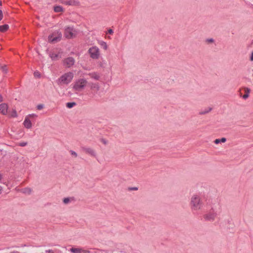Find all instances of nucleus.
I'll return each instance as SVG.
<instances>
[{
    "label": "nucleus",
    "instance_id": "obj_40",
    "mask_svg": "<svg viewBox=\"0 0 253 253\" xmlns=\"http://www.w3.org/2000/svg\"><path fill=\"white\" fill-rule=\"evenodd\" d=\"M2 101V97L1 94H0V102Z\"/></svg>",
    "mask_w": 253,
    "mask_h": 253
},
{
    "label": "nucleus",
    "instance_id": "obj_5",
    "mask_svg": "<svg viewBox=\"0 0 253 253\" xmlns=\"http://www.w3.org/2000/svg\"><path fill=\"white\" fill-rule=\"evenodd\" d=\"M62 38V34L60 32L55 31L51 35H49L48 40L51 42H56L60 41Z\"/></svg>",
    "mask_w": 253,
    "mask_h": 253
},
{
    "label": "nucleus",
    "instance_id": "obj_13",
    "mask_svg": "<svg viewBox=\"0 0 253 253\" xmlns=\"http://www.w3.org/2000/svg\"><path fill=\"white\" fill-rule=\"evenodd\" d=\"M216 215L214 213H210L204 215V218L206 220L212 221L214 219Z\"/></svg>",
    "mask_w": 253,
    "mask_h": 253
},
{
    "label": "nucleus",
    "instance_id": "obj_11",
    "mask_svg": "<svg viewBox=\"0 0 253 253\" xmlns=\"http://www.w3.org/2000/svg\"><path fill=\"white\" fill-rule=\"evenodd\" d=\"M8 106L5 103L0 104V113L3 115H5L7 112Z\"/></svg>",
    "mask_w": 253,
    "mask_h": 253
},
{
    "label": "nucleus",
    "instance_id": "obj_16",
    "mask_svg": "<svg viewBox=\"0 0 253 253\" xmlns=\"http://www.w3.org/2000/svg\"><path fill=\"white\" fill-rule=\"evenodd\" d=\"M244 90L245 91V94L242 96V97L244 99L246 100L249 97L251 89L248 87H244Z\"/></svg>",
    "mask_w": 253,
    "mask_h": 253
},
{
    "label": "nucleus",
    "instance_id": "obj_10",
    "mask_svg": "<svg viewBox=\"0 0 253 253\" xmlns=\"http://www.w3.org/2000/svg\"><path fill=\"white\" fill-rule=\"evenodd\" d=\"M70 251L73 253H90L89 251L83 250L81 248H72Z\"/></svg>",
    "mask_w": 253,
    "mask_h": 253
},
{
    "label": "nucleus",
    "instance_id": "obj_29",
    "mask_svg": "<svg viewBox=\"0 0 253 253\" xmlns=\"http://www.w3.org/2000/svg\"><path fill=\"white\" fill-rule=\"evenodd\" d=\"M27 145V142H22L19 143V145L21 147H24Z\"/></svg>",
    "mask_w": 253,
    "mask_h": 253
},
{
    "label": "nucleus",
    "instance_id": "obj_37",
    "mask_svg": "<svg viewBox=\"0 0 253 253\" xmlns=\"http://www.w3.org/2000/svg\"><path fill=\"white\" fill-rule=\"evenodd\" d=\"M108 33L109 34H112L113 33V31L112 29H109L108 30Z\"/></svg>",
    "mask_w": 253,
    "mask_h": 253
},
{
    "label": "nucleus",
    "instance_id": "obj_42",
    "mask_svg": "<svg viewBox=\"0 0 253 253\" xmlns=\"http://www.w3.org/2000/svg\"><path fill=\"white\" fill-rule=\"evenodd\" d=\"M2 5V2H1V1L0 0V5Z\"/></svg>",
    "mask_w": 253,
    "mask_h": 253
},
{
    "label": "nucleus",
    "instance_id": "obj_22",
    "mask_svg": "<svg viewBox=\"0 0 253 253\" xmlns=\"http://www.w3.org/2000/svg\"><path fill=\"white\" fill-rule=\"evenodd\" d=\"M211 110H212V108L209 107V108H208L207 109H205L203 111L201 112L200 113V115L206 114L210 112Z\"/></svg>",
    "mask_w": 253,
    "mask_h": 253
},
{
    "label": "nucleus",
    "instance_id": "obj_43",
    "mask_svg": "<svg viewBox=\"0 0 253 253\" xmlns=\"http://www.w3.org/2000/svg\"><path fill=\"white\" fill-rule=\"evenodd\" d=\"M1 176V175H0V180L1 179V178H2Z\"/></svg>",
    "mask_w": 253,
    "mask_h": 253
},
{
    "label": "nucleus",
    "instance_id": "obj_2",
    "mask_svg": "<svg viewBox=\"0 0 253 253\" xmlns=\"http://www.w3.org/2000/svg\"><path fill=\"white\" fill-rule=\"evenodd\" d=\"M87 81L84 78L77 80L74 84L73 89L76 91H81L86 86Z\"/></svg>",
    "mask_w": 253,
    "mask_h": 253
},
{
    "label": "nucleus",
    "instance_id": "obj_14",
    "mask_svg": "<svg viewBox=\"0 0 253 253\" xmlns=\"http://www.w3.org/2000/svg\"><path fill=\"white\" fill-rule=\"evenodd\" d=\"M88 75L91 78L96 81L99 80L100 78L99 74L97 72L90 73L88 74Z\"/></svg>",
    "mask_w": 253,
    "mask_h": 253
},
{
    "label": "nucleus",
    "instance_id": "obj_41",
    "mask_svg": "<svg viewBox=\"0 0 253 253\" xmlns=\"http://www.w3.org/2000/svg\"><path fill=\"white\" fill-rule=\"evenodd\" d=\"M2 191V187L0 186V194L1 193Z\"/></svg>",
    "mask_w": 253,
    "mask_h": 253
},
{
    "label": "nucleus",
    "instance_id": "obj_39",
    "mask_svg": "<svg viewBox=\"0 0 253 253\" xmlns=\"http://www.w3.org/2000/svg\"><path fill=\"white\" fill-rule=\"evenodd\" d=\"M36 116V115H35V114H30V115H29L28 117H34V116Z\"/></svg>",
    "mask_w": 253,
    "mask_h": 253
},
{
    "label": "nucleus",
    "instance_id": "obj_28",
    "mask_svg": "<svg viewBox=\"0 0 253 253\" xmlns=\"http://www.w3.org/2000/svg\"><path fill=\"white\" fill-rule=\"evenodd\" d=\"M100 141L103 144H104L105 145L108 144V141L105 139L102 138L101 139Z\"/></svg>",
    "mask_w": 253,
    "mask_h": 253
},
{
    "label": "nucleus",
    "instance_id": "obj_36",
    "mask_svg": "<svg viewBox=\"0 0 253 253\" xmlns=\"http://www.w3.org/2000/svg\"><path fill=\"white\" fill-rule=\"evenodd\" d=\"M46 253H54L52 250H48L46 251Z\"/></svg>",
    "mask_w": 253,
    "mask_h": 253
},
{
    "label": "nucleus",
    "instance_id": "obj_26",
    "mask_svg": "<svg viewBox=\"0 0 253 253\" xmlns=\"http://www.w3.org/2000/svg\"><path fill=\"white\" fill-rule=\"evenodd\" d=\"M70 153L74 157H75V158L77 157L78 154H77V153L76 152H75V151H74L73 150H70Z\"/></svg>",
    "mask_w": 253,
    "mask_h": 253
},
{
    "label": "nucleus",
    "instance_id": "obj_32",
    "mask_svg": "<svg viewBox=\"0 0 253 253\" xmlns=\"http://www.w3.org/2000/svg\"><path fill=\"white\" fill-rule=\"evenodd\" d=\"M37 108L38 110H41V109H42L43 108V105H42V104H39L37 106Z\"/></svg>",
    "mask_w": 253,
    "mask_h": 253
},
{
    "label": "nucleus",
    "instance_id": "obj_31",
    "mask_svg": "<svg viewBox=\"0 0 253 253\" xmlns=\"http://www.w3.org/2000/svg\"><path fill=\"white\" fill-rule=\"evenodd\" d=\"M128 190L129 191H131V190H138V188L136 187H128Z\"/></svg>",
    "mask_w": 253,
    "mask_h": 253
},
{
    "label": "nucleus",
    "instance_id": "obj_1",
    "mask_svg": "<svg viewBox=\"0 0 253 253\" xmlns=\"http://www.w3.org/2000/svg\"><path fill=\"white\" fill-rule=\"evenodd\" d=\"M74 75L72 72H68L62 75L57 81L59 85L68 84L72 80Z\"/></svg>",
    "mask_w": 253,
    "mask_h": 253
},
{
    "label": "nucleus",
    "instance_id": "obj_24",
    "mask_svg": "<svg viewBox=\"0 0 253 253\" xmlns=\"http://www.w3.org/2000/svg\"><path fill=\"white\" fill-rule=\"evenodd\" d=\"M63 202L65 204H67L70 202V199L69 198H65Z\"/></svg>",
    "mask_w": 253,
    "mask_h": 253
},
{
    "label": "nucleus",
    "instance_id": "obj_17",
    "mask_svg": "<svg viewBox=\"0 0 253 253\" xmlns=\"http://www.w3.org/2000/svg\"><path fill=\"white\" fill-rule=\"evenodd\" d=\"M49 56L52 60H56L61 57V56H59L58 53L54 52L50 53Z\"/></svg>",
    "mask_w": 253,
    "mask_h": 253
},
{
    "label": "nucleus",
    "instance_id": "obj_33",
    "mask_svg": "<svg viewBox=\"0 0 253 253\" xmlns=\"http://www.w3.org/2000/svg\"><path fill=\"white\" fill-rule=\"evenodd\" d=\"M11 117H17V113H16V111L15 110H14L11 115Z\"/></svg>",
    "mask_w": 253,
    "mask_h": 253
},
{
    "label": "nucleus",
    "instance_id": "obj_34",
    "mask_svg": "<svg viewBox=\"0 0 253 253\" xmlns=\"http://www.w3.org/2000/svg\"><path fill=\"white\" fill-rule=\"evenodd\" d=\"M3 13L1 10H0V21L2 19Z\"/></svg>",
    "mask_w": 253,
    "mask_h": 253
},
{
    "label": "nucleus",
    "instance_id": "obj_6",
    "mask_svg": "<svg viewBox=\"0 0 253 253\" xmlns=\"http://www.w3.org/2000/svg\"><path fill=\"white\" fill-rule=\"evenodd\" d=\"M76 34L77 32L73 27H67L65 28L64 36L67 39L75 37Z\"/></svg>",
    "mask_w": 253,
    "mask_h": 253
},
{
    "label": "nucleus",
    "instance_id": "obj_3",
    "mask_svg": "<svg viewBox=\"0 0 253 253\" xmlns=\"http://www.w3.org/2000/svg\"><path fill=\"white\" fill-rule=\"evenodd\" d=\"M90 57L93 59H98L100 57V50L98 47L93 46L90 47L88 50Z\"/></svg>",
    "mask_w": 253,
    "mask_h": 253
},
{
    "label": "nucleus",
    "instance_id": "obj_27",
    "mask_svg": "<svg viewBox=\"0 0 253 253\" xmlns=\"http://www.w3.org/2000/svg\"><path fill=\"white\" fill-rule=\"evenodd\" d=\"M34 74L35 77H37V78H40L41 77V74L38 71H35L34 72Z\"/></svg>",
    "mask_w": 253,
    "mask_h": 253
},
{
    "label": "nucleus",
    "instance_id": "obj_19",
    "mask_svg": "<svg viewBox=\"0 0 253 253\" xmlns=\"http://www.w3.org/2000/svg\"><path fill=\"white\" fill-rule=\"evenodd\" d=\"M226 141V138L225 137H222L221 138V139H216L214 141V143L216 144H219V143L220 142H223V143H224Z\"/></svg>",
    "mask_w": 253,
    "mask_h": 253
},
{
    "label": "nucleus",
    "instance_id": "obj_4",
    "mask_svg": "<svg viewBox=\"0 0 253 253\" xmlns=\"http://www.w3.org/2000/svg\"><path fill=\"white\" fill-rule=\"evenodd\" d=\"M191 204L192 208L194 210L200 209L201 207L202 202L199 196L197 195L193 196L191 198Z\"/></svg>",
    "mask_w": 253,
    "mask_h": 253
},
{
    "label": "nucleus",
    "instance_id": "obj_38",
    "mask_svg": "<svg viewBox=\"0 0 253 253\" xmlns=\"http://www.w3.org/2000/svg\"><path fill=\"white\" fill-rule=\"evenodd\" d=\"M250 60L251 61H253V51L252 53V54H251V57H250Z\"/></svg>",
    "mask_w": 253,
    "mask_h": 253
},
{
    "label": "nucleus",
    "instance_id": "obj_8",
    "mask_svg": "<svg viewBox=\"0 0 253 253\" xmlns=\"http://www.w3.org/2000/svg\"><path fill=\"white\" fill-rule=\"evenodd\" d=\"M63 4L70 6H79L80 4L79 1L77 0H60Z\"/></svg>",
    "mask_w": 253,
    "mask_h": 253
},
{
    "label": "nucleus",
    "instance_id": "obj_23",
    "mask_svg": "<svg viewBox=\"0 0 253 253\" xmlns=\"http://www.w3.org/2000/svg\"><path fill=\"white\" fill-rule=\"evenodd\" d=\"M76 105V103L74 102H68L66 103V107L68 108H71L75 106Z\"/></svg>",
    "mask_w": 253,
    "mask_h": 253
},
{
    "label": "nucleus",
    "instance_id": "obj_12",
    "mask_svg": "<svg viewBox=\"0 0 253 253\" xmlns=\"http://www.w3.org/2000/svg\"><path fill=\"white\" fill-rule=\"evenodd\" d=\"M24 126L27 128H31L32 126V123L28 118V117H26L23 123Z\"/></svg>",
    "mask_w": 253,
    "mask_h": 253
},
{
    "label": "nucleus",
    "instance_id": "obj_7",
    "mask_svg": "<svg viewBox=\"0 0 253 253\" xmlns=\"http://www.w3.org/2000/svg\"><path fill=\"white\" fill-rule=\"evenodd\" d=\"M75 60L73 57H69L63 61V65L66 68H70L75 64Z\"/></svg>",
    "mask_w": 253,
    "mask_h": 253
},
{
    "label": "nucleus",
    "instance_id": "obj_25",
    "mask_svg": "<svg viewBox=\"0 0 253 253\" xmlns=\"http://www.w3.org/2000/svg\"><path fill=\"white\" fill-rule=\"evenodd\" d=\"M101 45H102V46L103 47V48L104 49H107V45L106 44V43L104 42H102L101 43Z\"/></svg>",
    "mask_w": 253,
    "mask_h": 253
},
{
    "label": "nucleus",
    "instance_id": "obj_9",
    "mask_svg": "<svg viewBox=\"0 0 253 253\" xmlns=\"http://www.w3.org/2000/svg\"><path fill=\"white\" fill-rule=\"evenodd\" d=\"M82 149V150L86 154H87L92 157H96V152L93 149L86 147H83Z\"/></svg>",
    "mask_w": 253,
    "mask_h": 253
},
{
    "label": "nucleus",
    "instance_id": "obj_21",
    "mask_svg": "<svg viewBox=\"0 0 253 253\" xmlns=\"http://www.w3.org/2000/svg\"><path fill=\"white\" fill-rule=\"evenodd\" d=\"M54 10L56 12H60L63 11V8L61 6H56L54 7Z\"/></svg>",
    "mask_w": 253,
    "mask_h": 253
},
{
    "label": "nucleus",
    "instance_id": "obj_35",
    "mask_svg": "<svg viewBox=\"0 0 253 253\" xmlns=\"http://www.w3.org/2000/svg\"><path fill=\"white\" fill-rule=\"evenodd\" d=\"M2 71H3V72H4V73H6L7 72V69H6V67L5 66L2 67Z\"/></svg>",
    "mask_w": 253,
    "mask_h": 253
},
{
    "label": "nucleus",
    "instance_id": "obj_20",
    "mask_svg": "<svg viewBox=\"0 0 253 253\" xmlns=\"http://www.w3.org/2000/svg\"><path fill=\"white\" fill-rule=\"evenodd\" d=\"M9 26L7 24H4L2 26H0V31L2 32H5L8 30Z\"/></svg>",
    "mask_w": 253,
    "mask_h": 253
},
{
    "label": "nucleus",
    "instance_id": "obj_18",
    "mask_svg": "<svg viewBox=\"0 0 253 253\" xmlns=\"http://www.w3.org/2000/svg\"><path fill=\"white\" fill-rule=\"evenodd\" d=\"M20 191L22 193L27 194H30L32 192V190L30 188H25L23 189H21Z\"/></svg>",
    "mask_w": 253,
    "mask_h": 253
},
{
    "label": "nucleus",
    "instance_id": "obj_30",
    "mask_svg": "<svg viewBox=\"0 0 253 253\" xmlns=\"http://www.w3.org/2000/svg\"><path fill=\"white\" fill-rule=\"evenodd\" d=\"M214 40L213 39H208L206 40V42L208 43H212L213 42Z\"/></svg>",
    "mask_w": 253,
    "mask_h": 253
},
{
    "label": "nucleus",
    "instance_id": "obj_15",
    "mask_svg": "<svg viewBox=\"0 0 253 253\" xmlns=\"http://www.w3.org/2000/svg\"><path fill=\"white\" fill-rule=\"evenodd\" d=\"M89 85L91 89L98 91L100 89V86L98 83H90Z\"/></svg>",
    "mask_w": 253,
    "mask_h": 253
}]
</instances>
